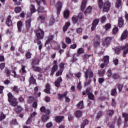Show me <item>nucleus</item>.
Masks as SVG:
<instances>
[{
	"instance_id": "nucleus-1",
	"label": "nucleus",
	"mask_w": 128,
	"mask_h": 128,
	"mask_svg": "<svg viewBox=\"0 0 128 128\" xmlns=\"http://www.w3.org/2000/svg\"><path fill=\"white\" fill-rule=\"evenodd\" d=\"M36 36L39 40H44V32L42 30L38 28L36 31Z\"/></svg>"
},
{
	"instance_id": "nucleus-21",
	"label": "nucleus",
	"mask_w": 128,
	"mask_h": 128,
	"mask_svg": "<svg viewBox=\"0 0 128 128\" xmlns=\"http://www.w3.org/2000/svg\"><path fill=\"white\" fill-rule=\"evenodd\" d=\"M53 38H54V35H50L48 37V39L45 42V46H46L48 44H50V42L52 40Z\"/></svg>"
},
{
	"instance_id": "nucleus-58",
	"label": "nucleus",
	"mask_w": 128,
	"mask_h": 128,
	"mask_svg": "<svg viewBox=\"0 0 128 128\" xmlns=\"http://www.w3.org/2000/svg\"><path fill=\"white\" fill-rule=\"evenodd\" d=\"M120 52V47H116L115 48V52H116L117 54H119Z\"/></svg>"
},
{
	"instance_id": "nucleus-6",
	"label": "nucleus",
	"mask_w": 128,
	"mask_h": 128,
	"mask_svg": "<svg viewBox=\"0 0 128 128\" xmlns=\"http://www.w3.org/2000/svg\"><path fill=\"white\" fill-rule=\"evenodd\" d=\"M128 32L126 30H124V32L120 36V40H126V38H128Z\"/></svg>"
},
{
	"instance_id": "nucleus-54",
	"label": "nucleus",
	"mask_w": 128,
	"mask_h": 128,
	"mask_svg": "<svg viewBox=\"0 0 128 128\" xmlns=\"http://www.w3.org/2000/svg\"><path fill=\"white\" fill-rule=\"evenodd\" d=\"M72 21L73 22L74 24H76L78 22V19H76V17L74 16L72 17Z\"/></svg>"
},
{
	"instance_id": "nucleus-34",
	"label": "nucleus",
	"mask_w": 128,
	"mask_h": 128,
	"mask_svg": "<svg viewBox=\"0 0 128 128\" xmlns=\"http://www.w3.org/2000/svg\"><path fill=\"white\" fill-rule=\"evenodd\" d=\"M118 92H116V88H114L112 90L111 96H116Z\"/></svg>"
},
{
	"instance_id": "nucleus-31",
	"label": "nucleus",
	"mask_w": 128,
	"mask_h": 128,
	"mask_svg": "<svg viewBox=\"0 0 128 128\" xmlns=\"http://www.w3.org/2000/svg\"><path fill=\"white\" fill-rule=\"evenodd\" d=\"M70 16V11L66 10L64 12V16L66 18H68V17Z\"/></svg>"
},
{
	"instance_id": "nucleus-38",
	"label": "nucleus",
	"mask_w": 128,
	"mask_h": 128,
	"mask_svg": "<svg viewBox=\"0 0 128 128\" xmlns=\"http://www.w3.org/2000/svg\"><path fill=\"white\" fill-rule=\"evenodd\" d=\"M32 22V20L29 19L26 21V26L27 28H30V22Z\"/></svg>"
},
{
	"instance_id": "nucleus-37",
	"label": "nucleus",
	"mask_w": 128,
	"mask_h": 128,
	"mask_svg": "<svg viewBox=\"0 0 128 128\" xmlns=\"http://www.w3.org/2000/svg\"><path fill=\"white\" fill-rule=\"evenodd\" d=\"M104 28L106 30H108L112 28V25L110 24H107L104 26Z\"/></svg>"
},
{
	"instance_id": "nucleus-2",
	"label": "nucleus",
	"mask_w": 128,
	"mask_h": 128,
	"mask_svg": "<svg viewBox=\"0 0 128 128\" xmlns=\"http://www.w3.org/2000/svg\"><path fill=\"white\" fill-rule=\"evenodd\" d=\"M85 78L86 80H88V78H94V73L90 69H88L86 70L85 72Z\"/></svg>"
},
{
	"instance_id": "nucleus-53",
	"label": "nucleus",
	"mask_w": 128,
	"mask_h": 128,
	"mask_svg": "<svg viewBox=\"0 0 128 128\" xmlns=\"http://www.w3.org/2000/svg\"><path fill=\"white\" fill-rule=\"evenodd\" d=\"M102 116V112H98V113L97 116H96V120H98V118H100V116Z\"/></svg>"
},
{
	"instance_id": "nucleus-39",
	"label": "nucleus",
	"mask_w": 128,
	"mask_h": 128,
	"mask_svg": "<svg viewBox=\"0 0 128 128\" xmlns=\"http://www.w3.org/2000/svg\"><path fill=\"white\" fill-rule=\"evenodd\" d=\"M112 78L114 80H118V79L120 78V76L118 75V74L114 73V74H112Z\"/></svg>"
},
{
	"instance_id": "nucleus-40",
	"label": "nucleus",
	"mask_w": 128,
	"mask_h": 128,
	"mask_svg": "<svg viewBox=\"0 0 128 128\" xmlns=\"http://www.w3.org/2000/svg\"><path fill=\"white\" fill-rule=\"evenodd\" d=\"M88 98L91 100H94V95L92 93L89 94V95H88Z\"/></svg>"
},
{
	"instance_id": "nucleus-22",
	"label": "nucleus",
	"mask_w": 128,
	"mask_h": 128,
	"mask_svg": "<svg viewBox=\"0 0 128 128\" xmlns=\"http://www.w3.org/2000/svg\"><path fill=\"white\" fill-rule=\"evenodd\" d=\"M86 0H83L82 5H81V10L84 12V8H86Z\"/></svg>"
},
{
	"instance_id": "nucleus-44",
	"label": "nucleus",
	"mask_w": 128,
	"mask_h": 128,
	"mask_svg": "<svg viewBox=\"0 0 128 128\" xmlns=\"http://www.w3.org/2000/svg\"><path fill=\"white\" fill-rule=\"evenodd\" d=\"M122 116L124 118V120L125 122H128V114L126 113H123L122 114Z\"/></svg>"
},
{
	"instance_id": "nucleus-23",
	"label": "nucleus",
	"mask_w": 128,
	"mask_h": 128,
	"mask_svg": "<svg viewBox=\"0 0 128 128\" xmlns=\"http://www.w3.org/2000/svg\"><path fill=\"white\" fill-rule=\"evenodd\" d=\"M11 90H12V92L16 94H18V92L20 91V88H18V87L17 86L12 87Z\"/></svg>"
},
{
	"instance_id": "nucleus-46",
	"label": "nucleus",
	"mask_w": 128,
	"mask_h": 128,
	"mask_svg": "<svg viewBox=\"0 0 128 128\" xmlns=\"http://www.w3.org/2000/svg\"><path fill=\"white\" fill-rule=\"evenodd\" d=\"M5 72L6 74V76H10V70L6 68L5 70Z\"/></svg>"
},
{
	"instance_id": "nucleus-48",
	"label": "nucleus",
	"mask_w": 128,
	"mask_h": 128,
	"mask_svg": "<svg viewBox=\"0 0 128 128\" xmlns=\"http://www.w3.org/2000/svg\"><path fill=\"white\" fill-rule=\"evenodd\" d=\"M22 10V8L20 7H16L14 9V11L16 12V14H18L20 11Z\"/></svg>"
},
{
	"instance_id": "nucleus-9",
	"label": "nucleus",
	"mask_w": 128,
	"mask_h": 128,
	"mask_svg": "<svg viewBox=\"0 0 128 128\" xmlns=\"http://www.w3.org/2000/svg\"><path fill=\"white\" fill-rule=\"evenodd\" d=\"M110 2H106L104 6L103 11L108 12L110 10Z\"/></svg>"
},
{
	"instance_id": "nucleus-49",
	"label": "nucleus",
	"mask_w": 128,
	"mask_h": 128,
	"mask_svg": "<svg viewBox=\"0 0 128 128\" xmlns=\"http://www.w3.org/2000/svg\"><path fill=\"white\" fill-rule=\"evenodd\" d=\"M11 126H16L18 124V122H16V120H12L10 122Z\"/></svg>"
},
{
	"instance_id": "nucleus-28",
	"label": "nucleus",
	"mask_w": 128,
	"mask_h": 128,
	"mask_svg": "<svg viewBox=\"0 0 128 128\" xmlns=\"http://www.w3.org/2000/svg\"><path fill=\"white\" fill-rule=\"evenodd\" d=\"M88 124V120H84L81 124V128H84V126H86Z\"/></svg>"
},
{
	"instance_id": "nucleus-4",
	"label": "nucleus",
	"mask_w": 128,
	"mask_h": 128,
	"mask_svg": "<svg viewBox=\"0 0 128 128\" xmlns=\"http://www.w3.org/2000/svg\"><path fill=\"white\" fill-rule=\"evenodd\" d=\"M112 38L110 37H107L105 38L102 44L105 48H108V46H110V42H112Z\"/></svg>"
},
{
	"instance_id": "nucleus-30",
	"label": "nucleus",
	"mask_w": 128,
	"mask_h": 128,
	"mask_svg": "<svg viewBox=\"0 0 128 128\" xmlns=\"http://www.w3.org/2000/svg\"><path fill=\"white\" fill-rule=\"evenodd\" d=\"M20 74H26V66H22V68L20 70Z\"/></svg>"
},
{
	"instance_id": "nucleus-61",
	"label": "nucleus",
	"mask_w": 128,
	"mask_h": 128,
	"mask_svg": "<svg viewBox=\"0 0 128 128\" xmlns=\"http://www.w3.org/2000/svg\"><path fill=\"white\" fill-rule=\"evenodd\" d=\"M4 66H6V64L4 63H2L0 64V68L1 70H4Z\"/></svg>"
},
{
	"instance_id": "nucleus-51",
	"label": "nucleus",
	"mask_w": 128,
	"mask_h": 128,
	"mask_svg": "<svg viewBox=\"0 0 128 128\" xmlns=\"http://www.w3.org/2000/svg\"><path fill=\"white\" fill-rule=\"evenodd\" d=\"M118 90L119 92H122V88L124 86H122V84H118Z\"/></svg>"
},
{
	"instance_id": "nucleus-52",
	"label": "nucleus",
	"mask_w": 128,
	"mask_h": 128,
	"mask_svg": "<svg viewBox=\"0 0 128 128\" xmlns=\"http://www.w3.org/2000/svg\"><path fill=\"white\" fill-rule=\"evenodd\" d=\"M118 32V27L114 28L112 30V32L113 34H117Z\"/></svg>"
},
{
	"instance_id": "nucleus-60",
	"label": "nucleus",
	"mask_w": 128,
	"mask_h": 128,
	"mask_svg": "<svg viewBox=\"0 0 128 128\" xmlns=\"http://www.w3.org/2000/svg\"><path fill=\"white\" fill-rule=\"evenodd\" d=\"M44 12V8L41 6H39L38 8V12Z\"/></svg>"
},
{
	"instance_id": "nucleus-24",
	"label": "nucleus",
	"mask_w": 128,
	"mask_h": 128,
	"mask_svg": "<svg viewBox=\"0 0 128 128\" xmlns=\"http://www.w3.org/2000/svg\"><path fill=\"white\" fill-rule=\"evenodd\" d=\"M104 60L105 66H108V64L110 62V57L108 56H104Z\"/></svg>"
},
{
	"instance_id": "nucleus-13",
	"label": "nucleus",
	"mask_w": 128,
	"mask_h": 128,
	"mask_svg": "<svg viewBox=\"0 0 128 128\" xmlns=\"http://www.w3.org/2000/svg\"><path fill=\"white\" fill-rule=\"evenodd\" d=\"M122 4V0H116V8H120Z\"/></svg>"
},
{
	"instance_id": "nucleus-16",
	"label": "nucleus",
	"mask_w": 128,
	"mask_h": 128,
	"mask_svg": "<svg viewBox=\"0 0 128 128\" xmlns=\"http://www.w3.org/2000/svg\"><path fill=\"white\" fill-rule=\"evenodd\" d=\"M124 50V57L126 58V54L128 52V44H126L125 46H124L122 48Z\"/></svg>"
},
{
	"instance_id": "nucleus-62",
	"label": "nucleus",
	"mask_w": 128,
	"mask_h": 128,
	"mask_svg": "<svg viewBox=\"0 0 128 128\" xmlns=\"http://www.w3.org/2000/svg\"><path fill=\"white\" fill-rule=\"evenodd\" d=\"M70 48H72L74 50V48H76V44H74L70 46Z\"/></svg>"
},
{
	"instance_id": "nucleus-64",
	"label": "nucleus",
	"mask_w": 128,
	"mask_h": 128,
	"mask_svg": "<svg viewBox=\"0 0 128 128\" xmlns=\"http://www.w3.org/2000/svg\"><path fill=\"white\" fill-rule=\"evenodd\" d=\"M40 110L42 112H46V107L42 106L40 108Z\"/></svg>"
},
{
	"instance_id": "nucleus-17",
	"label": "nucleus",
	"mask_w": 128,
	"mask_h": 128,
	"mask_svg": "<svg viewBox=\"0 0 128 128\" xmlns=\"http://www.w3.org/2000/svg\"><path fill=\"white\" fill-rule=\"evenodd\" d=\"M118 26L119 28H122L124 26V20L122 18H118Z\"/></svg>"
},
{
	"instance_id": "nucleus-56",
	"label": "nucleus",
	"mask_w": 128,
	"mask_h": 128,
	"mask_svg": "<svg viewBox=\"0 0 128 128\" xmlns=\"http://www.w3.org/2000/svg\"><path fill=\"white\" fill-rule=\"evenodd\" d=\"M99 20L98 19H96L93 21V24H94L95 26H98V24Z\"/></svg>"
},
{
	"instance_id": "nucleus-32",
	"label": "nucleus",
	"mask_w": 128,
	"mask_h": 128,
	"mask_svg": "<svg viewBox=\"0 0 128 128\" xmlns=\"http://www.w3.org/2000/svg\"><path fill=\"white\" fill-rule=\"evenodd\" d=\"M114 114V110H109L107 112L108 116H112Z\"/></svg>"
},
{
	"instance_id": "nucleus-29",
	"label": "nucleus",
	"mask_w": 128,
	"mask_h": 128,
	"mask_svg": "<svg viewBox=\"0 0 128 128\" xmlns=\"http://www.w3.org/2000/svg\"><path fill=\"white\" fill-rule=\"evenodd\" d=\"M77 106L79 108H84V101H80L78 104Z\"/></svg>"
},
{
	"instance_id": "nucleus-45",
	"label": "nucleus",
	"mask_w": 128,
	"mask_h": 128,
	"mask_svg": "<svg viewBox=\"0 0 128 128\" xmlns=\"http://www.w3.org/2000/svg\"><path fill=\"white\" fill-rule=\"evenodd\" d=\"M66 42L68 44H70L72 42V40H70V38L68 37H66Z\"/></svg>"
},
{
	"instance_id": "nucleus-18",
	"label": "nucleus",
	"mask_w": 128,
	"mask_h": 128,
	"mask_svg": "<svg viewBox=\"0 0 128 128\" xmlns=\"http://www.w3.org/2000/svg\"><path fill=\"white\" fill-rule=\"evenodd\" d=\"M92 8L91 6H88L86 10L84 12L85 16H88V14L92 12Z\"/></svg>"
},
{
	"instance_id": "nucleus-57",
	"label": "nucleus",
	"mask_w": 128,
	"mask_h": 128,
	"mask_svg": "<svg viewBox=\"0 0 128 128\" xmlns=\"http://www.w3.org/2000/svg\"><path fill=\"white\" fill-rule=\"evenodd\" d=\"M107 76L110 77L112 76V70H108L106 73Z\"/></svg>"
},
{
	"instance_id": "nucleus-26",
	"label": "nucleus",
	"mask_w": 128,
	"mask_h": 128,
	"mask_svg": "<svg viewBox=\"0 0 128 128\" xmlns=\"http://www.w3.org/2000/svg\"><path fill=\"white\" fill-rule=\"evenodd\" d=\"M70 26V23L67 22L65 26L63 27V30L64 32H66L68 30V27Z\"/></svg>"
},
{
	"instance_id": "nucleus-35",
	"label": "nucleus",
	"mask_w": 128,
	"mask_h": 128,
	"mask_svg": "<svg viewBox=\"0 0 128 128\" xmlns=\"http://www.w3.org/2000/svg\"><path fill=\"white\" fill-rule=\"evenodd\" d=\"M38 62H40V60L38 58H35L32 60V66L38 64Z\"/></svg>"
},
{
	"instance_id": "nucleus-27",
	"label": "nucleus",
	"mask_w": 128,
	"mask_h": 128,
	"mask_svg": "<svg viewBox=\"0 0 128 128\" xmlns=\"http://www.w3.org/2000/svg\"><path fill=\"white\" fill-rule=\"evenodd\" d=\"M8 102H10L12 100H14V98H15L14 96H12V94L10 92L8 94Z\"/></svg>"
},
{
	"instance_id": "nucleus-7",
	"label": "nucleus",
	"mask_w": 128,
	"mask_h": 128,
	"mask_svg": "<svg viewBox=\"0 0 128 128\" xmlns=\"http://www.w3.org/2000/svg\"><path fill=\"white\" fill-rule=\"evenodd\" d=\"M32 68H33L34 72H44V70H42V69L40 67L38 66H35L34 65H32Z\"/></svg>"
},
{
	"instance_id": "nucleus-10",
	"label": "nucleus",
	"mask_w": 128,
	"mask_h": 128,
	"mask_svg": "<svg viewBox=\"0 0 128 128\" xmlns=\"http://www.w3.org/2000/svg\"><path fill=\"white\" fill-rule=\"evenodd\" d=\"M8 102L10 103V104L12 106H18V102L16 100V98L12 99V100H10V101H8Z\"/></svg>"
},
{
	"instance_id": "nucleus-36",
	"label": "nucleus",
	"mask_w": 128,
	"mask_h": 128,
	"mask_svg": "<svg viewBox=\"0 0 128 128\" xmlns=\"http://www.w3.org/2000/svg\"><path fill=\"white\" fill-rule=\"evenodd\" d=\"M82 112L80 110H77L76 112V118H80V116H82Z\"/></svg>"
},
{
	"instance_id": "nucleus-20",
	"label": "nucleus",
	"mask_w": 128,
	"mask_h": 128,
	"mask_svg": "<svg viewBox=\"0 0 128 128\" xmlns=\"http://www.w3.org/2000/svg\"><path fill=\"white\" fill-rule=\"evenodd\" d=\"M46 89L44 90V92L46 94H50V84H47L46 86Z\"/></svg>"
},
{
	"instance_id": "nucleus-59",
	"label": "nucleus",
	"mask_w": 128,
	"mask_h": 128,
	"mask_svg": "<svg viewBox=\"0 0 128 128\" xmlns=\"http://www.w3.org/2000/svg\"><path fill=\"white\" fill-rule=\"evenodd\" d=\"M4 118H6V115H4V114H2L0 116V121H2L3 120H4Z\"/></svg>"
},
{
	"instance_id": "nucleus-42",
	"label": "nucleus",
	"mask_w": 128,
	"mask_h": 128,
	"mask_svg": "<svg viewBox=\"0 0 128 128\" xmlns=\"http://www.w3.org/2000/svg\"><path fill=\"white\" fill-rule=\"evenodd\" d=\"M42 120H43V122H46V120H48V116L43 115L42 116Z\"/></svg>"
},
{
	"instance_id": "nucleus-11",
	"label": "nucleus",
	"mask_w": 128,
	"mask_h": 128,
	"mask_svg": "<svg viewBox=\"0 0 128 128\" xmlns=\"http://www.w3.org/2000/svg\"><path fill=\"white\" fill-rule=\"evenodd\" d=\"M62 2H59L57 3L56 8L58 14H60V10H62Z\"/></svg>"
},
{
	"instance_id": "nucleus-12",
	"label": "nucleus",
	"mask_w": 128,
	"mask_h": 128,
	"mask_svg": "<svg viewBox=\"0 0 128 128\" xmlns=\"http://www.w3.org/2000/svg\"><path fill=\"white\" fill-rule=\"evenodd\" d=\"M29 82L30 86L32 84H36V79L34 78V76H31L30 79L29 80Z\"/></svg>"
},
{
	"instance_id": "nucleus-14",
	"label": "nucleus",
	"mask_w": 128,
	"mask_h": 128,
	"mask_svg": "<svg viewBox=\"0 0 128 128\" xmlns=\"http://www.w3.org/2000/svg\"><path fill=\"white\" fill-rule=\"evenodd\" d=\"M12 16H8L6 20V24L8 26H12V20H10Z\"/></svg>"
},
{
	"instance_id": "nucleus-63",
	"label": "nucleus",
	"mask_w": 128,
	"mask_h": 128,
	"mask_svg": "<svg viewBox=\"0 0 128 128\" xmlns=\"http://www.w3.org/2000/svg\"><path fill=\"white\" fill-rule=\"evenodd\" d=\"M104 82V78H100L98 79V82L99 84H102V82Z\"/></svg>"
},
{
	"instance_id": "nucleus-25",
	"label": "nucleus",
	"mask_w": 128,
	"mask_h": 128,
	"mask_svg": "<svg viewBox=\"0 0 128 128\" xmlns=\"http://www.w3.org/2000/svg\"><path fill=\"white\" fill-rule=\"evenodd\" d=\"M64 118V116H59L56 118V122H60Z\"/></svg>"
},
{
	"instance_id": "nucleus-8",
	"label": "nucleus",
	"mask_w": 128,
	"mask_h": 128,
	"mask_svg": "<svg viewBox=\"0 0 128 128\" xmlns=\"http://www.w3.org/2000/svg\"><path fill=\"white\" fill-rule=\"evenodd\" d=\"M62 82V77L60 76L57 78V80L55 82V86L57 88H60V82Z\"/></svg>"
},
{
	"instance_id": "nucleus-33",
	"label": "nucleus",
	"mask_w": 128,
	"mask_h": 128,
	"mask_svg": "<svg viewBox=\"0 0 128 128\" xmlns=\"http://www.w3.org/2000/svg\"><path fill=\"white\" fill-rule=\"evenodd\" d=\"M77 52L78 54H84V49L82 48H79Z\"/></svg>"
},
{
	"instance_id": "nucleus-15",
	"label": "nucleus",
	"mask_w": 128,
	"mask_h": 128,
	"mask_svg": "<svg viewBox=\"0 0 128 128\" xmlns=\"http://www.w3.org/2000/svg\"><path fill=\"white\" fill-rule=\"evenodd\" d=\"M17 26H18V32H21L22 27V21H18L17 22Z\"/></svg>"
},
{
	"instance_id": "nucleus-47",
	"label": "nucleus",
	"mask_w": 128,
	"mask_h": 128,
	"mask_svg": "<svg viewBox=\"0 0 128 128\" xmlns=\"http://www.w3.org/2000/svg\"><path fill=\"white\" fill-rule=\"evenodd\" d=\"M62 72H64V70L62 69L60 70V71H58L56 74V76H62Z\"/></svg>"
},
{
	"instance_id": "nucleus-55",
	"label": "nucleus",
	"mask_w": 128,
	"mask_h": 128,
	"mask_svg": "<svg viewBox=\"0 0 128 128\" xmlns=\"http://www.w3.org/2000/svg\"><path fill=\"white\" fill-rule=\"evenodd\" d=\"M22 107L18 106L17 108L16 109V110L17 112H22Z\"/></svg>"
},
{
	"instance_id": "nucleus-43",
	"label": "nucleus",
	"mask_w": 128,
	"mask_h": 128,
	"mask_svg": "<svg viewBox=\"0 0 128 128\" xmlns=\"http://www.w3.org/2000/svg\"><path fill=\"white\" fill-rule=\"evenodd\" d=\"M86 94L88 96L89 94H92V88H88L86 90Z\"/></svg>"
},
{
	"instance_id": "nucleus-50",
	"label": "nucleus",
	"mask_w": 128,
	"mask_h": 128,
	"mask_svg": "<svg viewBox=\"0 0 128 128\" xmlns=\"http://www.w3.org/2000/svg\"><path fill=\"white\" fill-rule=\"evenodd\" d=\"M26 58H32V53L28 52L26 53Z\"/></svg>"
},
{
	"instance_id": "nucleus-3",
	"label": "nucleus",
	"mask_w": 128,
	"mask_h": 128,
	"mask_svg": "<svg viewBox=\"0 0 128 128\" xmlns=\"http://www.w3.org/2000/svg\"><path fill=\"white\" fill-rule=\"evenodd\" d=\"M58 68V62L56 60H54V65L52 67V69L50 72L51 76H53V74H54V72H56V70Z\"/></svg>"
},
{
	"instance_id": "nucleus-5",
	"label": "nucleus",
	"mask_w": 128,
	"mask_h": 128,
	"mask_svg": "<svg viewBox=\"0 0 128 128\" xmlns=\"http://www.w3.org/2000/svg\"><path fill=\"white\" fill-rule=\"evenodd\" d=\"M100 36L97 35L96 36L95 38H94V46L96 48L100 44Z\"/></svg>"
},
{
	"instance_id": "nucleus-41",
	"label": "nucleus",
	"mask_w": 128,
	"mask_h": 128,
	"mask_svg": "<svg viewBox=\"0 0 128 128\" xmlns=\"http://www.w3.org/2000/svg\"><path fill=\"white\" fill-rule=\"evenodd\" d=\"M104 6V2H102V0H98V8L100 9L102 8V6Z\"/></svg>"
},
{
	"instance_id": "nucleus-19",
	"label": "nucleus",
	"mask_w": 128,
	"mask_h": 128,
	"mask_svg": "<svg viewBox=\"0 0 128 128\" xmlns=\"http://www.w3.org/2000/svg\"><path fill=\"white\" fill-rule=\"evenodd\" d=\"M30 12H31L30 14H27L28 16H31L32 14H34V12H36V10L34 8V6L33 5H31Z\"/></svg>"
}]
</instances>
